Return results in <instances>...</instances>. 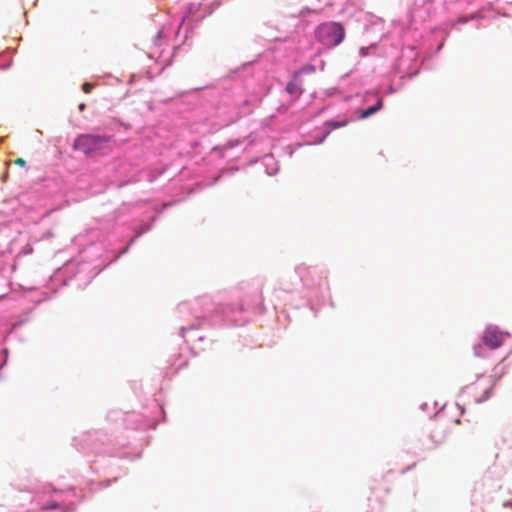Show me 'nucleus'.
<instances>
[{
	"mask_svg": "<svg viewBox=\"0 0 512 512\" xmlns=\"http://www.w3.org/2000/svg\"><path fill=\"white\" fill-rule=\"evenodd\" d=\"M380 487V481L378 479H373L371 484V490H376Z\"/></svg>",
	"mask_w": 512,
	"mask_h": 512,
	"instance_id": "11",
	"label": "nucleus"
},
{
	"mask_svg": "<svg viewBox=\"0 0 512 512\" xmlns=\"http://www.w3.org/2000/svg\"><path fill=\"white\" fill-rule=\"evenodd\" d=\"M348 122L349 121L347 119H344L342 121L331 120V121H328L326 124L328 127L332 128V129H337V128L346 126L348 124Z\"/></svg>",
	"mask_w": 512,
	"mask_h": 512,
	"instance_id": "7",
	"label": "nucleus"
},
{
	"mask_svg": "<svg viewBox=\"0 0 512 512\" xmlns=\"http://www.w3.org/2000/svg\"><path fill=\"white\" fill-rule=\"evenodd\" d=\"M316 39L327 48L338 46L345 38V29L338 22H325L315 30Z\"/></svg>",
	"mask_w": 512,
	"mask_h": 512,
	"instance_id": "3",
	"label": "nucleus"
},
{
	"mask_svg": "<svg viewBox=\"0 0 512 512\" xmlns=\"http://www.w3.org/2000/svg\"><path fill=\"white\" fill-rule=\"evenodd\" d=\"M382 490L384 491V493H389L390 492V486L388 483H385L382 487Z\"/></svg>",
	"mask_w": 512,
	"mask_h": 512,
	"instance_id": "15",
	"label": "nucleus"
},
{
	"mask_svg": "<svg viewBox=\"0 0 512 512\" xmlns=\"http://www.w3.org/2000/svg\"><path fill=\"white\" fill-rule=\"evenodd\" d=\"M430 438L435 447L443 444L447 438V429L443 425H435L430 430Z\"/></svg>",
	"mask_w": 512,
	"mask_h": 512,
	"instance_id": "5",
	"label": "nucleus"
},
{
	"mask_svg": "<svg viewBox=\"0 0 512 512\" xmlns=\"http://www.w3.org/2000/svg\"><path fill=\"white\" fill-rule=\"evenodd\" d=\"M14 163L18 166L24 167L26 165V161L23 158H17L14 160Z\"/></svg>",
	"mask_w": 512,
	"mask_h": 512,
	"instance_id": "12",
	"label": "nucleus"
},
{
	"mask_svg": "<svg viewBox=\"0 0 512 512\" xmlns=\"http://www.w3.org/2000/svg\"><path fill=\"white\" fill-rule=\"evenodd\" d=\"M58 508V503L56 502H51L50 504H48L47 506H44L42 509L43 510H46V509H56Z\"/></svg>",
	"mask_w": 512,
	"mask_h": 512,
	"instance_id": "13",
	"label": "nucleus"
},
{
	"mask_svg": "<svg viewBox=\"0 0 512 512\" xmlns=\"http://www.w3.org/2000/svg\"><path fill=\"white\" fill-rule=\"evenodd\" d=\"M92 89H93V85L91 83L86 82L82 85V90L86 94L90 93L92 91Z\"/></svg>",
	"mask_w": 512,
	"mask_h": 512,
	"instance_id": "9",
	"label": "nucleus"
},
{
	"mask_svg": "<svg viewBox=\"0 0 512 512\" xmlns=\"http://www.w3.org/2000/svg\"><path fill=\"white\" fill-rule=\"evenodd\" d=\"M109 135L80 134L73 142V149L82 152L87 157L100 154L111 141Z\"/></svg>",
	"mask_w": 512,
	"mask_h": 512,
	"instance_id": "2",
	"label": "nucleus"
},
{
	"mask_svg": "<svg viewBox=\"0 0 512 512\" xmlns=\"http://www.w3.org/2000/svg\"><path fill=\"white\" fill-rule=\"evenodd\" d=\"M481 350H482L481 345H476V346H474V354H475L476 356H481Z\"/></svg>",
	"mask_w": 512,
	"mask_h": 512,
	"instance_id": "14",
	"label": "nucleus"
},
{
	"mask_svg": "<svg viewBox=\"0 0 512 512\" xmlns=\"http://www.w3.org/2000/svg\"><path fill=\"white\" fill-rule=\"evenodd\" d=\"M508 337V333L497 327H488L483 333L482 342L491 349H497L504 344Z\"/></svg>",
	"mask_w": 512,
	"mask_h": 512,
	"instance_id": "4",
	"label": "nucleus"
},
{
	"mask_svg": "<svg viewBox=\"0 0 512 512\" xmlns=\"http://www.w3.org/2000/svg\"><path fill=\"white\" fill-rule=\"evenodd\" d=\"M504 506H512V503L511 504L505 503Z\"/></svg>",
	"mask_w": 512,
	"mask_h": 512,
	"instance_id": "17",
	"label": "nucleus"
},
{
	"mask_svg": "<svg viewBox=\"0 0 512 512\" xmlns=\"http://www.w3.org/2000/svg\"><path fill=\"white\" fill-rule=\"evenodd\" d=\"M383 107V100L380 98L378 99L377 103L365 110H363L359 117L361 119H365V118H368L370 117L371 115H373L374 113H376L377 111H379L381 108Z\"/></svg>",
	"mask_w": 512,
	"mask_h": 512,
	"instance_id": "6",
	"label": "nucleus"
},
{
	"mask_svg": "<svg viewBox=\"0 0 512 512\" xmlns=\"http://www.w3.org/2000/svg\"><path fill=\"white\" fill-rule=\"evenodd\" d=\"M506 373V367L501 363L495 365L490 375H480L465 387L464 392L475 403H482L491 397L496 384Z\"/></svg>",
	"mask_w": 512,
	"mask_h": 512,
	"instance_id": "1",
	"label": "nucleus"
},
{
	"mask_svg": "<svg viewBox=\"0 0 512 512\" xmlns=\"http://www.w3.org/2000/svg\"><path fill=\"white\" fill-rule=\"evenodd\" d=\"M301 72H304V73H314L315 72V67L313 65H306L304 66L302 69H301Z\"/></svg>",
	"mask_w": 512,
	"mask_h": 512,
	"instance_id": "10",
	"label": "nucleus"
},
{
	"mask_svg": "<svg viewBox=\"0 0 512 512\" xmlns=\"http://www.w3.org/2000/svg\"><path fill=\"white\" fill-rule=\"evenodd\" d=\"M85 107H86V106H85V104H84V103H81V104H79V106H78V108H79V110H80V111H83V110L85 109Z\"/></svg>",
	"mask_w": 512,
	"mask_h": 512,
	"instance_id": "16",
	"label": "nucleus"
},
{
	"mask_svg": "<svg viewBox=\"0 0 512 512\" xmlns=\"http://www.w3.org/2000/svg\"><path fill=\"white\" fill-rule=\"evenodd\" d=\"M286 91L290 94H294L297 91V85L293 82H290L286 86Z\"/></svg>",
	"mask_w": 512,
	"mask_h": 512,
	"instance_id": "8",
	"label": "nucleus"
}]
</instances>
